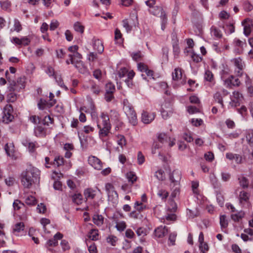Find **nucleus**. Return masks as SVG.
I'll return each mask as SVG.
<instances>
[{
  "label": "nucleus",
  "mask_w": 253,
  "mask_h": 253,
  "mask_svg": "<svg viewBox=\"0 0 253 253\" xmlns=\"http://www.w3.org/2000/svg\"><path fill=\"white\" fill-rule=\"evenodd\" d=\"M54 78L59 86H60L62 88H64L66 90H68V88L66 86L64 85L63 81L60 75H55L54 77Z\"/></svg>",
  "instance_id": "obj_47"
},
{
  "label": "nucleus",
  "mask_w": 253,
  "mask_h": 253,
  "mask_svg": "<svg viewBox=\"0 0 253 253\" xmlns=\"http://www.w3.org/2000/svg\"><path fill=\"white\" fill-rule=\"evenodd\" d=\"M13 109L10 104H6L3 110L2 121L5 124H8L12 122L14 119L12 115Z\"/></svg>",
  "instance_id": "obj_5"
},
{
  "label": "nucleus",
  "mask_w": 253,
  "mask_h": 253,
  "mask_svg": "<svg viewBox=\"0 0 253 253\" xmlns=\"http://www.w3.org/2000/svg\"><path fill=\"white\" fill-rule=\"evenodd\" d=\"M191 57L193 61L199 63L202 61V57L200 56L199 55L195 54L194 52H191Z\"/></svg>",
  "instance_id": "obj_60"
},
{
  "label": "nucleus",
  "mask_w": 253,
  "mask_h": 253,
  "mask_svg": "<svg viewBox=\"0 0 253 253\" xmlns=\"http://www.w3.org/2000/svg\"><path fill=\"white\" fill-rule=\"evenodd\" d=\"M239 180L240 184L243 188H247L248 187V181L245 177L242 176L239 178Z\"/></svg>",
  "instance_id": "obj_56"
},
{
  "label": "nucleus",
  "mask_w": 253,
  "mask_h": 253,
  "mask_svg": "<svg viewBox=\"0 0 253 253\" xmlns=\"http://www.w3.org/2000/svg\"><path fill=\"white\" fill-rule=\"evenodd\" d=\"M158 195L162 200H165L169 195V193L165 190H159L158 192Z\"/></svg>",
  "instance_id": "obj_58"
},
{
  "label": "nucleus",
  "mask_w": 253,
  "mask_h": 253,
  "mask_svg": "<svg viewBox=\"0 0 253 253\" xmlns=\"http://www.w3.org/2000/svg\"><path fill=\"white\" fill-rule=\"evenodd\" d=\"M204 79L207 81L211 82L213 80V75L210 70L206 71L204 75Z\"/></svg>",
  "instance_id": "obj_48"
},
{
  "label": "nucleus",
  "mask_w": 253,
  "mask_h": 253,
  "mask_svg": "<svg viewBox=\"0 0 253 253\" xmlns=\"http://www.w3.org/2000/svg\"><path fill=\"white\" fill-rule=\"evenodd\" d=\"M60 245L64 251L69 250L70 249L68 242L65 240H62L61 242Z\"/></svg>",
  "instance_id": "obj_61"
},
{
  "label": "nucleus",
  "mask_w": 253,
  "mask_h": 253,
  "mask_svg": "<svg viewBox=\"0 0 253 253\" xmlns=\"http://www.w3.org/2000/svg\"><path fill=\"white\" fill-rule=\"evenodd\" d=\"M245 212L243 211H240L236 213L231 215V219L235 222H240L244 217Z\"/></svg>",
  "instance_id": "obj_28"
},
{
  "label": "nucleus",
  "mask_w": 253,
  "mask_h": 253,
  "mask_svg": "<svg viewBox=\"0 0 253 253\" xmlns=\"http://www.w3.org/2000/svg\"><path fill=\"white\" fill-rule=\"evenodd\" d=\"M168 233V229L166 226H159L155 229L154 234L158 238H162Z\"/></svg>",
  "instance_id": "obj_20"
},
{
  "label": "nucleus",
  "mask_w": 253,
  "mask_h": 253,
  "mask_svg": "<svg viewBox=\"0 0 253 253\" xmlns=\"http://www.w3.org/2000/svg\"><path fill=\"white\" fill-rule=\"evenodd\" d=\"M35 134L38 137H42L45 135V130L42 126H37L35 128Z\"/></svg>",
  "instance_id": "obj_34"
},
{
  "label": "nucleus",
  "mask_w": 253,
  "mask_h": 253,
  "mask_svg": "<svg viewBox=\"0 0 253 253\" xmlns=\"http://www.w3.org/2000/svg\"><path fill=\"white\" fill-rule=\"evenodd\" d=\"M126 177L129 182L132 184L137 180V176L135 173L132 171H129L126 173Z\"/></svg>",
  "instance_id": "obj_46"
},
{
  "label": "nucleus",
  "mask_w": 253,
  "mask_h": 253,
  "mask_svg": "<svg viewBox=\"0 0 253 253\" xmlns=\"http://www.w3.org/2000/svg\"><path fill=\"white\" fill-rule=\"evenodd\" d=\"M23 206H24V204L19 200H15L13 203V207L15 211L20 210Z\"/></svg>",
  "instance_id": "obj_54"
},
{
  "label": "nucleus",
  "mask_w": 253,
  "mask_h": 253,
  "mask_svg": "<svg viewBox=\"0 0 253 253\" xmlns=\"http://www.w3.org/2000/svg\"><path fill=\"white\" fill-rule=\"evenodd\" d=\"M74 30L82 34L84 32V27L79 22H76L74 25Z\"/></svg>",
  "instance_id": "obj_49"
},
{
  "label": "nucleus",
  "mask_w": 253,
  "mask_h": 253,
  "mask_svg": "<svg viewBox=\"0 0 253 253\" xmlns=\"http://www.w3.org/2000/svg\"><path fill=\"white\" fill-rule=\"evenodd\" d=\"M93 48L98 53H101L104 51V46L101 40L96 38H93L92 40Z\"/></svg>",
  "instance_id": "obj_18"
},
{
  "label": "nucleus",
  "mask_w": 253,
  "mask_h": 253,
  "mask_svg": "<svg viewBox=\"0 0 253 253\" xmlns=\"http://www.w3.org/2000/svg\"><path fill=\"white\" fill-rule=\"evenodd\" d=\"M183 138L187 142H191L193 140V138L190 132H185L182 136Z\"/></svg>",
  "instance_id": "obj_63"
},
{
  "label": "nucleus",
  "mask_w": 253,
  "mask_h": 253,
  "mask_svg": "<svg viewBox=\"0 0 253 253\" xmlns=\"http://www.w3.org/2000/svg\"><path fill=\"white\" fill-rule=\"evenodd\" d=\"M239 202L242 207L249 208L251 204L249 202V194L244 191H241L239 194Z\"/></svg>",
  "instance_id": "obj_9"
},
{
  "label": "nucleus",
  "mask_w": 253,
  "mask_h": 253,
  "mask_svg": "<svg viewBox=\"0 0 253 253\" xmlns=\"http://www.w3.org/2000/svg\"><path fill=\"white\" fill-rule=\"evenodd\" d=\"M239 113L241 114L243 118H246L248 114L247 108L245 106H242L240 108L237 109Z\"/></svg>",
  "instance_id": "obj_52"
},
{
  "label": "nucleus",
  "mask_w": 253,
  "mask_h": 253,
  "mask_svg": "<svg viewBox=\"0 0 253 253\" xmlns=\"http://www.w3.org/2000/svg\"><path fill=\"white\" fill-rule=\"evenodd\" d=\"M45 72L49 77H54L56 75L54 69L50 66L47 67V69L46 70Z\"/></svg>",
  "instance_id": "obj_64"
},
{
  "label": "nucleus",
  "mask_w": 253,
  "mask_h": 253,
  "mask_svg": "<svg viewBox=\"0 0 253 253\" xmlns=\"http://www.w3.org/2000/svg\"><path fill=\"white\" fill-rule=\"evenodd\" d=\"M159 142L164 144L168 142V140H170V137L166 133H161L158 136Z\"/></svg>",
  "instance_id": "obj_40"
},
{
  "label": "nucleus",
  "mask_w": 253,
  "mask_h": 253,
  "mask_svg": "<svg viewBox=\"0 0 253 253\" xmlns=\"http://www.w3.org/2000/svg\"><path fill=\"white\" fill-rule=\"evenodd\" d=\"M181 174L178 170H173L169 175V180L170 181V186L173 184L179 185V181L181 179Z\"/></svg>",
  "instance_id": "obj_11"
},
{
  "label": "nucleus",
  "mask_w": 253,
  "mask_h": 253,
  "mask_svg": "<svg viewBox=\"0 0 253 253\" xmlns=\"http://www.w3.org/2000/svg\"><path fill=\"white\" fill-rule=\"evenodd\" d=\"M177 209L176 203L172 200L169 199L167 206V213L164 218L166 221H174L176 218L175 214ZM166 222V221H165Z\"/></svg>",
  "instance_id": "obj_3"
},
{
  "label": "nucleus",
  "mask_w": 253,
  "mask_h": 253,
  "mask_svg": "<svg viewBox=\"0 0 253 253\" xmlns=\"http://www.w3.org/2000/svg\"><path fill=\"white\" fill-rule=\"evenodd\" d=\"M134 207L137 211L140 212L146 208V206L142 202L136 201L134 203Z\"/></svg>",
  "instance_id": "obj_50"
},
{
  "label": "nucleus",
  "mask_w": 253,
  "mask_h": 253,
  "mask_svg": "<svg viewBox=\"0 0 253 253\" xmlns=\"http://www.w3.org/2000/svg\"><path fill=\"white\" fill-rule=\"evenodd\" d=\"M110 117L112 120L118 121L119 118V114L115 110H111L110 112Z\"/></svg>",
  "instance_id": "obj_57"
},
{
  "label": "nucleus",
  "mask_w": 253,
  "mask_h": 253,
  "mask_svg": "<svg viewBox=\"0 0 253 253\" xmlns=\"http://www.w3.org/2000/svg\"><path fill=\"white\" fill-rule=\"evenodd\" d=\"M88 238L92 241H96L98 240L99 234L97 229H92L88 234Z\"/></svg>",
  "instance_id": "obj_30"
},
{
  "label": "nucleus",
  "mask_w": 253,
  "mask_h": 253,
  "mask_svg": "<svg viewBox=\"0 0 253 253\" xmlns=\"http://www.w3.org/2000/svg\"><path fill=\"white\" fill-rule=\"evenodd\" d=\"M230 98L231 101L229 102V105L232 107H235L243 100V96L239 91H234L232 92V95H231Z\"/></svg>",
  "instance_id": "obj_7"
},
{
  "label": "nucleus",
  "mask_w": 253,
  "mask_h": 253,
  "mask_svg": "<svg viewBox=\"0 0 253 253\" xmlns=\"http://www.w3.org/2000/svg\"><path fill=\"white\" fill-rule=\"evenodd\" d=\"M211 33L212 36L217 39H220L222 37V33L220 30L214 26H212L211 28Z\"/></svg>",
  "instance_id": "obj_31"
},
{
  "label": "nucleus",
  "mask_w": 253,
  "mask_h": 253,
  "mask_svg": "<svg viewBox=\"0 0 253 253\" xmlns=\"http://www.w3.org/2000/svg\"><path fill=\"white\" fill-rule=\"evenodd\" d=\"M24 228V224L23 222H19L16 223L13 229V232L16 235H18V233L21 231H23Z\"/></svg>",
  "instance_id": "obj_36"
},
{
  "label": "nucleus",
  "mask_w": 253,
  "mask_h": 253,
  "mask_svg": "<svg viewBox=\"0 0 253 253\" xmlns=\"http://www.w3.org/2000/svg\"><path fill=\"white\" fill-rule=\"evenodd\" d=\"M220 225L222 230L227 228L228 225V222L225 215L220 216Z\"/></svg>",
  "instance_id": "obj_41"
},
{
  "label": "nucleus",
  "mask_w": 253,
  "mask_h": 253,
  "mask_svg": "<svg viewBox=\"0 0 253 253\" xmlns=\"http://www.w3.org/2000/svg\"><path fill=\"white\" fill-rule=\"evenodd\" d=\"M88 162V164L95 169L101 170L103 167L101 161L95 156H89Z\"/></svg>",
  "instance_id": "obj_10"
},
{
  "label": "nucleus",
  "mask_w": 253,
  "mask_h": 253,
  "mask_svg": "<svg viewBox=\"0 0 253 253\" xmlns=\"http://www.w3.org/2000/svg\"><path fill=\"white\" fill-rule=\"evenodd\" d=\"M22 143L24 146L27 148L29 152L31 153H34L36 149L39 147L37 142H32L27 139H23Z\"/></svg>",
  "instance_id": "obj_12"
},
{
  "label": "nucleus",
  "mask_w": 253,
  "mask_h": 253,
  "mask_svg": "<svg viewBox=\"0 0 253 253\" xmlns=\"http://www.w3.org/2000/svg\"><path fill=\"white\" fill-rule=\"evenodd\" d=\"M93 223L98 226H101L104 222V217L102 215L94 214L93 217Z\"/></svg>",
  "instance_id": "obj_29"
},
{
  "label": "nucleus",
  "mask_w": 253,
  "mask_h": 253,
  "mask_svg": "<svg viewBox=\"0 0 253 253\" xmlns=\"http://www.w3.org/2000/svg\"><path fill=\"white\" fill-rule=\"evenodd\" d=\"M25 203L27 205L32 206L36 205L37 202L36 199L34 197L32 196H29L26 198Z\"/></svg>",
  "instance_id": "obj_44"
},
{
  "label": "nucleus",
  "mask_w": 253,
  "mask_h": 253,
  "mask_svg": "<svg viewBox=\"0 0 253 253\" xmlns=\"http://www.w3.org/2000/svg\"><path fill=\"white\" fill-rule=\"evenodd\" d=\"M184 71L179 67L176 68L172 73V79L173 81L175 82L177 85H181L185 84L186 78L183 75Z\"/></svg>",
  "instance_id": "obj_4"
},
{
  "label": "nucleus",
  "mask_w": 253,
  "mask_h": 253,
  "mask_svg": "<svg viewBox=\"0 0 253 253\" xmlns=\"http://www.w3.org/2000/svg\"><path fill=\"white\" fill-rule=\"evenodd\" d=\"M229 92L225 89L222 88L217 91L213 95L214 100L218 102L222 108H224L223 98L227 96Z\"/></svg>",
  "instance_id": "obj_6"
},
{
  "label": "nucleus",
  "mask_w": 253,
  "mask_h": 253,
  "mask_svg": "<svg viewBox=\"0 0 253 253\" xmlns=\"http://www.w3.org/2000/svg\"><path fill=\"white\" fill-rule=\"evenodd\" d=\"M226 158L230 161L234 160L237 164H241L243 162V158L238 154L228 152L226 154Z\"/></svg>",
  "instance_id": "obj_17"
},
{
  "label": "nucleus",
  "mask_w": 253,
  "mask_h": 253,
  "mask_svg": "<svg viewBox=\"0 0 253 253\" xmlns=\"http://www.w3.org/2000/svg\"><path fill=\"white\" fill-rule=\"evenodd\" d=\"M115 40L118 43L121 44L123 42V39L122 38V34L119 29L118 28L115 29Z\"/></svg>",
  "instance_id": "obj_39"
},
{
  "label": "nucleus",
  "mask_w": 253,
  "mask_h": 253,
  "mask_svg": "<svg viewBox=\"0 0 253 253\" xmlns=\"http://www.w3.org/2000/svg\"><path fill=\"white\" fill-rule=\"evenodd\" d=\"M40 171L36 168L29 167L21 174V183L25 188L30 189L32 184L39 181Z\"/></svg>",
  "instance_id": "obj_1"
},
{
  "label": "nucleus",
  "mask_w": 253,
  "mask_h": 253,
  "mask_svg": "<svg viewBox=\"0 0 253 253\" xmlns=\"http://www.w3.org/2000/svg\"><path fill=\"white\" fill-rule=\"evenodd\" d=\"M155 176L159 180H164L165 178V173L162 169L158 170L156 171Z\"/></svg>",
  "instance_id": "obj_51"
},
{
  "label": "nucleus",
  "mask_w": 253,
  "mask_h": 253,
  "mask_svg": "<svg viewBox=\"0 0 253 253\" xmlns=\"http://www.w3.org/2000/svg\"><path fill=\"white\" fill-rule=\"evenodd\" d=\"M84 195L86 200L88 199H93L95 196V191L92 188L85 189L84 191Z\"/></svg>",
  "instance_id": "obj_27"
},
{
  "label": "nucleus",
  "mask_w": 253,
  "mask_h": 253,
  "mask_svg": "<svg viewBox=\"0 0 253 253\" xmlns=\"http://www.w3.org/2000/svg\"><path fill=\"white\" fill-rule=\"evenodd\" d=\"M126 116L129 120V123L133 126H135L137 124V119L135 112L128 114Z\"/></svg>",
  "instance_id": "obj_37"
},
{
  "label": "nucleus",
  "mask_w": 253,
  "mask_h": 253,
  "mask_svg": "<svg viewBox=\"0 0 253 253\" xmlns=\"http://www.w3.org/2000/svg\"><path fill=\"white\" fill-rule=\"evenodd\" d=\"M161 112L162 117L164 119H167L172 113L170 104L169 103L163 104L161 106Z\"/></svg>",
  "instance_id": "obj_13"
},
{
  "label": "nucleus",
  "mask_w": 253,
  "mask_h": 253,
  "mask_svg": "<svg viewBox=\"0 0 253 253\" xmlns=\"http://www.w3.org/2000/svg\"><path fill=\"white\" fill-rule=\"evenodd\" d=\"M245 136L248 144L251 147H253V129L247 130Z\"/></svg>",
  "instance_id": "obj_25"
},
{
  "label": "nucleus",
  "mask_w": 253,
  "mask_h": 253,
  "mask_svg": "<svg viewBox=\"0 0 253 253\" xmlns=\"http://www.w3.org/2000/svg\"><path fill=\"white\" fill-rule=\"evenodd\" d=\"M246 20H245L242 24L244 26V34L248 37L251 32V25L250 23H247Z\"/></svg>",
  "instance_id": "obj_33"
},
{
  "label": "nucleus",
  "mask_w": 253,
  "mask_h": 253,
  "mask_svg": "<svg viewBox=\"0 0 253 253\" xmlns=\"http://www.w3.org/2000/svg\"><path fill=\"white\" fill-rule=\"evenodd\" d=\"M115 86L111 83H108L106 84L105 86V93H113L115 91Z\"/></svg>",
  "instance_id": "obj_45"
},
{
  "label": "nucleus",
  "mask_w": 253,
  "mask_h": 253,
  "mask_svg": "<svg viewBox=\"0 0 253 253\" xmlns=\"http://www.w3.org/2000/svg\"><path fill=\"white\" fill-rule=\"evenodd\" d=\"M190 122L193 126L197 127L203 124V121L201 119H192L190 120Z\"/></svg>",
  "instance_id": "obj_59"
},
{
  "label": "nucleus",
  "mask_w": 253,
  "mask_h": 253,
  "mask_svg": "<svg viewBox=\"0 0 253 253\" xmlns=\"http://www.w3.org/2000/svg\"><path fill=\"white\" fill-rule=\"evenodd\" d=\"M117 142L119 145L122 148L126 146V139L124 135H118L117 136Z\"/></svg>",
  "instance_id": "obj_43"
},
{
  "label": "nucleus",
  "mask_w": 253,
  "mask_h": 253,
  "mask_svg": "<svg viewBox=\"0 0 253 253\" xmlns=\"http://www.w3.org/2000/svg\"><path fill=\"white\" fill-rule=\"evenodd\" d=\"M5 151L8 156L13 157L14 153V147L12 143H7L4 147Z\"/></svg>",
  "instance_id": "obj_26"
},
{
  "label": "nucleus",
  "mask_w": 253,
  "mask_h": 253,
  "mask_svg": "<svg viewBox=\"0 0 253 253\" xmlns=\"http://www.w3.org/2000/svg\"><path fill=\"white\" fill-rule=\"evenodd\" d=\"M72 200L73 203L79 205L82 203L83 196L80 194H75L72 196Z\"/></svg>",
  "instance_id": "obj_35"
},
{
  "label": "nucleus",
  "mask_w": 253,
  "mask_h": 253,
  "mask_svg": "<svg viewBox=\"0 0 253 253\" xmlns=\"http://www.w3.org/2000/svg\"><path fill=\"white\" fill-rule=\"evenodd\" d=\"M225 83L227 86L231 85L239 86L240 84V81L238 79H235L233 75L230 76L227 79L225 80Z\"/></svg>",
  "instance_id": "obj_21"
},
{
  "label": "nucleus",
  "mask_w": 253,
  "mask_h": 253,
  "mask_svg": "<svg viewBox=\"0 0 253 253\" xmlns=\"http://www.w3.org/2000/svg\"><path fill=\"white\" fill-rule=\"evenodd\" d=\"M123 110L126 115L135 112L132 105L128 102L127 99L123 100Z\"/></svg>",
  "instance_id": "obj_22"
},
{
  "label": "nucleus",
  "mask_w": 253,
  "mask_h": 253,
  "mask_svg": "<svg viewBox=\"0 0 253 253\" xmlns=\"http://www.w3.org/2000/svg\"><path fill=\"white\" fill-rule=\"evenodd\" d=\"M126 227V223L125 221H121L117 223L116 228L119 231H124Z\"/></svg>",
  "instance_id": "obj_55"
},
{
  "label": "nucleus",
  "mask_w": 253,
  "mask_h": 253,
  "mask_svg": "<svg viewBox=\"0 0 253 253\" xmlns=\"http://www.w3.org/2000/svg\"><path fill=\"white\" fill-rule=\"evenodd\" d=\"M153 8L149 10V12L152 14L159 16L161 18L166 16L165 12L161 6L152 7Z\"/></svg>",
  "instance_id": "obj_19"
},
{
  "label": "nucleus",
  "mask_w": 253,
  "mask_h": 253,
  "mask_svg": "<svg viewBox=\"0 0 253 253\" xmlns=\"http://www.w3.org/2000/svg\"><path fill=\"white\" fill-rule=\"evenodd\" d=\"M123 26L125 28L127 33H129L132 30V26L130 24V20L125 19L122 21Z\"/></svg>",
  "instance_id": "obj_38"
},
{
  "label": "nucleus",
  "mask_w": 253,
  "mask_h": 253,
  "mask_svg": "<svg viewBox=\"0 0 253 253\" xmlns=\"http://www.w3.org/2000/svg\"><path fill=\"white\" fill-rule=\"evenodd\" d=\"M22 30V26L19 21L17 19L14 20V30L19 32Z\"/></svg>",
  "instance_id": "obj_62"
},
{
  "label": "nucleus",
  "mask_w": 253,
  "mask_h": 253,
  "mask_svg": "<svg viewBox=\"0 0 253 253\" xmlns=\"http://www.w3.org/2000/svg\"><path fill=\"white\" fill-rule=\"evenodd\" d=\"M101 122L97 123V127L99 129L98 134L100 138L107 137L111 129L109 115L105 112H102L100 115Z\"/></svg>",
  "instance_id": "obj_2"
},
{
  "label": "nucleus",
  "mask_w": 253,
  "mask_h": 253,
  "mask_svg": "<svg viewBox=\"0 0 253 253\" xmlns=\"http://www.w3.org/2000/svg\"><path fill=\"white\" fill-rule=\"evenodd\" d=\"M171 190L172 191L171 197L173 198L178 196L180 194V184H173L170 186Z\"/></svg>",
  "instance_id": "obj_32"
},
{
  "label": "nucleus",
  "mask_w": 253,
  "mask_h": 253,
  "mask_svg": "<svg viewBox=\"0 0 253 253\" xmlns=\"http://www.w3.org/2000/svg\"><path fill=\"white\" fill-rule=\"evenodd\" d=\"M232 61L234 63L236 68H244L245 66L244 62L240 57L234 58Z\"/></svg>",
  "instance_id": "obj_42"
},
{
  "label": "nucleus",
  "mask_w": 253,
  "mask_h": 253,
  "mask_svg": "<svg viewBox=\"0 0 253 253\" xmlns=\"http://www.w3.org/2000/svg\"><path fill=\"white\" fill-rule=\"evenodd\" d=\"M16 85H15V87L17 89V87L18 85H19V88L20 89L23 88L25 87V79L23 77H20L18 79L17 83H15Z\"/></svg>",
  "instance_id": "obj_53"
},
{
  "label": "nucleus",
  "mask_w": 253,
  "mask_h": 253,
  "mask_svg": "<svg viewBox=\"0 0 253 253\" xmlns=\"http://www.w3.org/2000/svg\"><path fill=\"white\" fill-rule=\"evenodd\" d=\"M155 117L154 113H149L146 111H143L141 115V121L145 124L151 123Z\"/></svg>",
  "instance_id": "obj_15"
},
{
  "label": "nucleus",
  "mask_w": 253,
  "mask_h": 253,
  "mask_svg": "<svg viewBox=\"0 0 253 253\" xmlns=\"http://www.w3.org/2000/svg\"><path fill=\"white\" fill-rule=\"evenodd\" d=\"M16 85L15 82L12 81L10 83L9 86L8 87V89L10 92L7 95V101L8 102H14L17 99V95L14 91L17 89L14 87Z\"/></svg>",
  "instance_id": "obj_8"
},
{
  "label": "nucleus",
  "mask_w": 253,
  "mask_h": 253,
  "mask_svg": "<svg viewBox=\"0 0 253 253\" xmlns=\"http://www.w3.org/2000/svg\"><path fill=\"white\" fill-rule=\"evenodd\" d=\"M65 163L62 156L56 155L54 158L53 165L55 167H59L64 165Z\"/></svg>",
  "instance_id": "obj_24"
},
{
  "label": "nucleus",
  "mask_w": 253,
  "mask_h": 253,
  "mask_svg": "<svg viewBox=\"0 0 253 253\" xmlns=\"http://www.w3.org/2000/svg\"><path fill=\"white\" fill-rule=\"evenodd\" d=\"M56 103V100H51V102H48L45 100L41 99L38 103V107L40 110H44L46 108H50Z\"/></svg>",
  "instance_id": "obj_16"
},
{
  "label": "nucleus",
  "mask_w": 253,
  "mask_h": 253,
  "mask_svg": "<svg viewBox=\"0 0 253 253\" xmlns=\"http://www.w3.org/2000/svg\"><path fill=\"white\" fill-rule=\"evenodd\" d=\"M63 237V235L60 232H57L53 238L48 240L46 243V247L47 248L52 247H55L58 245V240H61Z\"/></svg>",
  "instance_id": "obj_14"
},
{
  "label": "nucleus",
  "mask_w": 253,
  "mask_h": 253,
  "mask_svg": "<svg viewBox=\"0 0 253 253\" xmlns=\"http://www.w3.org/2000/svg\"><path fill=\"white\" fill-rule=\"evenodd\" d=\"M69 57L71 60V63L73 64L74 66L79 70L80 72L81 70H82V67H83V63L82 61H79L77 60V61H75L74 58V53L70 54L68 55Z\"/></svg>",
  "instance_id": "obj_23"
}]
</instances>
